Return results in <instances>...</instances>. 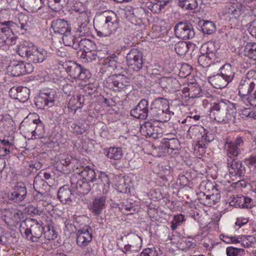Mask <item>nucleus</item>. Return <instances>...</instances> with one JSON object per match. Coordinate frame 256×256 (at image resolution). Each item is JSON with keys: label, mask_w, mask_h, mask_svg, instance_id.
Wrapping results in <instances>:
<instances>
[{"label": "nucleus", "mask_w": 256, "mask_h": 256, "mask_svg": "<svg viewBox=\"0 0 256 256\" xmlns=\"http://www.w3.org/2000/svg\"><path fill=\"white\" fill-rule=\"evenodd\" d=\"M118 20L116 14L104 13L94 19V24L98 36L100 37L117 36L119 34Z\"/></svg>", "instance_id": "nucleus-1"}, {"label": "nucleus", "mask_w": 256, "mask_h": 256, "mask_svg": "<svg viewBox=\"0 0 256 256\" xmlns=\"http://www.w3.org/2000/svg\"><path fill=\"white\" fill-rule=\"evenodd\" d=\"M51 27L54 33L62 35V40L65 46L77 49L78 38L72 32L70 24L64 19H56L52 21Z\"/></svg>", "instance_id": "nucleus-2"}, {"label": "nucleus", "mask_w": 256, "mask_h": 256, "mask_svg": "<svg viewBox=\"0 0 256 256\" xmlns=\"http://www.w3.org/2000/svg\"><path fill=\"white\" fill-rule=\"evenodd\" d=\"M62 65L72 78L86 80L90 77L88 70L84 68L74 61H66Z\"/></svg>", "instance_id": "nucleus-3"}, {"label": "nucleus", "mask_w": 256, "mask_h": 256, "mask_svg": "<svg viewBox=\"0 0 256 256\" xmlns=\"http://www.w3.org/2000/svg\"><path fill=\"white\" fill-rule=\"evenodd\" d=\"M256 84V71L250 70L242 78L238 86L239 95L244 100L254 88Z\"/></svg>", "instance_id": "nucleus-4"}, {"label": "nucleus", "mask_w": 256, "mask_h": 256, "mask_svg": "<svg viewBox=\"0 0 256 256\" xmlns=\"http://www.w3.org/2000/svg\"><path fill=\"white\" fill-rule=\"evenodd\" d=\"M106 80L108 88L115 92L125 91L130 88V79L124 74H115L110 76Z\"/></svg>", "instance_id": "nucleus-5"}, {"label": "nucleus", "mask_w": 256, "mask_h": 256, "mask_svg": "<svg viewBox=\"0 0 256 256\" xmlns=\"http://www.w3.org/2000/svg\"><path fill=\"white\" fill-rule=\"evenodd\" d=\"M24 223L27 224V228L24 229L26 238L33 242H37L43 234L44 226L33 219L27 220Z\"/></svg>", "instance_id": "nucleus-6"}, {"label": "nucleus", "mask_w": 256, "mask_h": 256, "mask_svg": "<svg viewBox=\"0 0 256 256\" xmlns=\"http://www.w3.org/2000/svg\"><path fill=\"white\" fill-rule=\"evenodd\" d=\"M33 68L32 64L29 62L13 61L10 63L7 68V71L11 76H19L32 72Z\"/></svg>", "instance_id": "nucleus-7"}, {"label": "nucleus", "mask_w": 256, "mask_h": 256, "mask_svg": "<svg viewBox=\"0 0 256 256\" xmlns=\"http://www.w3.org/2000/svg\"><path fill=\"white\" fill-rule=\"evenodd\" d=\"M174 34L180 39L184 40L192 38L195 32L192 25L187 22H180L174 28Z\"/></svg>", "instance_id": "nucleus-8"}, {"label": "nucleus", "mask_w": 256, "mask_h": 256, "mask_svg": "<svg viewBox=\"0 0 256 256\" xmlns=\"http://www.w3.org/2000/svg\"><path fill=\"white\" fill-rule=\"evenodd\" d=\"M57 98V93L56 90L51 89L46 90L42 93L36 102V106L38 108L47 110L54 105L56 99Z\"/></svg>", "instance_id": "nucleus-9"}, {"label": "nucleus", "mask_w": 256, "mask_h": 256, "mask_svg": "<svg viewBox=\"0 0 256 256\" xmlns=\"http://www.w3.org/2000/svg\"><path fill=\"white\" fill-rule=\"evenodd\" d=\"M126 62L130 68L138 71L144 64L142 53L138 49H132L126 56Z\"/></svg>", "instance_id": "nucleus-10"}, {"label": "nucleus", "mask_w": 256, "mask_h": 256, "mask_svg": "<svg viewBox=\"0 0 256 256\" xmlns=\"http://www.w3.org/2000/svg\"><path fill=\"white\" fill-rule=\"evenodd\" d=\"M70 182L72 188L74 189L79 194H87L91 190V184L78 177V174H74L72 176Z\"/></svg>", "instance_id": "nucleus-11"}, {"label": "nucleus", "mask_w": 256, "mask_h": 256, "mask_svg": "<svg viewBox=\"0 0 256 256\" xmlns=\"http://www.w3.org/2000/svg\"><path fill=\"white\" fill-rule=\"evenodd\" d=\"M140 132L142 135L146 137H151L154 139L161 138L163 130L162 128L158 126H154L150 122H145L140 126Z\"/></svg>", "instance_id": "nucleus-12"}, {"label": "nucleus", "mask_w": 256, "mask_h": 256, "mask_svg": "<svg viewBox=\"0 0 256 256\" xmlns=\"http://www.w3.org/2000/svg\"><path fill=\"white\" fill-rule=\"evenodd\" d=\"M244 142L240 136L236 137L234 141L228 142L225 144L227 148V154L229 158L236 157L244 150Z\"/></svg>", "instance_id": "nucleus-13"}, {"label": "nucleus", "mask_w": 256, "mask_h": 256, "mask_svg": "<svg viewBox=\"0 0 256 256\" xmlns=\"http://www.w3.org/2000/svg\"><path fill=\"white\" fill-rule=\"evenodd\" d=\"M92 240V229L88 226H86L76 232V244L78 246L83 248L87 246Z\"/></svg>", "instance_id": "nucleus-14"}, {"label": "nucleus", "mask_w": 256, "mask_h": 256, "mask_svg": "<svg viewBox=\"0 0 256 256\" xmlns=\"http://www.w3.org/2000/svg\"><path fill=\"white\" fill-rule=\"evenodd\" d=\"M228 168L230 174L234 176L241 177L244 176L246 172L245 167L240 160L234 159L232 160H228Z\"/></svg>", "instance_id": "nucleus-15"}, {"label": "nucleus", "mask_w": 256, "mask_h": 256, "mask_svg": "<svg viewBox=\"0 0 256 256\" xmlns=\"http://www.w3.org/2000/svg\"><path fill=\"white\" fill-rule=\"evenodd\" d=\"M230 205L236 208H251L254 204L252 199L244 196H236L231 198Z\"/></svg>", "instance_id": "nucleus-16"}, {"label": "nucleus", "mask_w": 256, "mask_h": 256, "mask_svg": "<svg viewBox=\"0 0 256 256\" xmlns=\"http://www.w3.org/2000/svg\"><path fill=\"white\" fill-rule=\"evenodd\" d=\"M41 174H38L34 178L33 186L37 194L35 196L38 199L42 200L46 194V190L48 188L47 182L41 178Z\"/></svg>", "instance_id": "nucleus-17"}, {"label": "nucleus", "mask_w": 256, "mask_h": 256, "mask_svg": "<svg viewBox=\"0 0 256 256\" xmlns=\"http://www.w3.org/2000/svg\"><path fill=\"white\" fill-rule=\"evenodd\" d=\"M106 200V196H98L93 200L90 210L94 216H98L102 214L105 208Z\"/></svg>", "instance_id": "nucleus-18"}, {"label": "nucleus", "mask_w": 256, "mask_h": 256, "mask_svg": "<svg viewBox=\"0 0 256 256\" xmlns=\"http://www.w3.org/2000/svg\"><path fill=\"white\" fill-rule=\"evenodd\" d=\"M19 24L22 30L28 31L34 26L35 21L31 14H22L18 17Z\"/></svg>", "instance_id": "nucleus-19"}, {"label": "nucleus", "mask_w": 256, "mask_h": 256, "mask_svg": "<svg viewBox=\"0 0 256 256\" xmlns=\"http://www.w3.org/2000/svg\"><path fill=\"white\" fill-rule=\"evenodd\" d=\"M151 110L156 112H170L169 110L168 101L163 98H156L152 104Z\"/></svg>", "instance_id": "nucleus-20"}, {"label": "nucleus", "mask_w": 256, "mask_h": 256, "mask_svg": "<svg viewBox=\"0 0 256 256\" xmlns=\"http://www.w3.org/2000/svg\"><path fill=\"white\" fill-rule=\"evenodd\" d=\"M48 56V54L46 50L43 48L38 49L34 47L28 60L34 64L40 63L44 62Z\"/></svg>", "instance_id": "nucleus-21"}, {"label": "nucleus", "mask_w": 256, "mask_h": 256, "mask_svg": "<svg viewBox=\"0 0 256 256\" xmlns=\"http://www.w3.org/2000/svg\"><path fill=\"white\" fill-rule=\"evenodd\" d=\"M25 9L31 12H36L44 6L43 0H21Z\"/></svg>", "instance_id": "nucleus-22"}, {"label": "nucleus", "mask_w": 256, "mask_h": 256, "mask_svg": "<svg viewBox=\"0 0 256 256\" xmlns=\"http://www.w3.org/2000/svg\"><path fill=\"white\" fill-rule=\"evenodd\" d=\"M58 198L62 202L66 204L72 201L74 194L68 186H64L59 188Z\"/></svg>", "instance_id": "nucleus-23"}, {"label": "nucleus", "mask_w": 256, "mask_h": 256, "mask_svg": "<svg viewBox=\"0 0 256 256\" xmlns=\"http://www.w3.org/2000/svg\"><path fill=\"white\" fill-rule=\"evenodd\" d=\"M80 48V51L78 52V54L80 52L84 54L88 51H94L96 49V45L94 42L88 39L83 38L78 42L77 49Z\"/></svg>", "instance_id": "nucleus-24"}, {"label": "nucleus", "mask_w": 256, "mask_h": 256, "mask_svg": "<svg viewBox=\"0 0 256 256\" xmlns=\"http://www.w3.org/2000/svg\"><path fill=\"white\" fill-rule=\"evenodd\" d=\"M79 171L80 172L78 174V176L88 181L90 184L96 180V174L94 170L89 166L82 167V170Z\"/></svg>", "instance_id": "nucleus-25"}, {"label": "nucleus", "mask_w": 256, "mask_h": 256, "mask_svg": "<svg viewBox=\"0 0 256 256\" xmlns=\"http://www.w3.org/2000/svg\"><path fill=\"white\" fill-rule=\"evenodd\" d=\"M34 48V46L31 44L24 42L18 47L17 52L20 56L28 58V60Z\"/></svg>", "instance_id": "nucleus-26"}, {"label": "nucleus", "mask_w": 256, "mask_h": 256, "mask_svg": "<svg viewBox=\"0 0 256 256\" xmlns=\"http://www.w3.org/2000/svg\"><path fill=\"white\" fill-rule=\"evenodd\" d=\"M178 81L172 78L163 77L159 80L158 84L166 92H170L174 88Z\"/></svg>", "instance_id": "nucleus-27"}, {"label": "nucleus", "mask_w": 256, "mask_h": 256, "mask_svg": "<svg viewBox=\"0 0 256 256\" xmlns=\"http://www.w3.org/2000/svg\"><path fill=\"white\" fill-rule=\"evenodd\" d=\"M210 82L216 88H222L225 87L228 82L220 74H218L208 78Z\"/></svg>", "instance_id": "nucleus-28"}, {"label": "nucleus", "mask_w": 256, "mask_h": 256, "mask_svg": "<svg viewBox=\"0 0 256 256\" xmlns=\"http://www.w3.org/2000/svg\"><path fill=\"white\" fill-rule=\"evenodd\" d=\"M165 144L169 150V154L178 153L180 148V142L176 138H164Z\"/></svg>", "instance_id": "nucleus-29"}, {"label": "nucleus", "mask_w": 256, "mask_h": 256, "mask_svg": "<svg viewBox=\"0 0 256 256\" xmlns=\"http://www.w3.org/2000/svg\"><path fill=\"white\" fill-rule=\"evenodd\" d=\"M200 52L202 54H206L212 58L216 56L217 48L213 42H208L204 44L200 48Z\"/></svg>", "instance_id": "nucleus-30"}, {"label": "nucleus", "mask_w": 256, "mask_h": 256, "mask_svg": "<svg viewBox=\"0 0 256 256\" xmlns=\"http://www.w3.org/2000/svg\"><path fill=\"white\" fill-rule=\"evenodd\" d=\"M104 154L108 158L115 160H120L123 156L122 150L120 148L110 147L105 149Z\"/></svg>", "instance_id": "nucleus-31"}, {"label": "nucleus", "mask_w": 256, "mask_h": 256, "mask_svg": "<svg viewBox=\"0 0 256 256\" xmlns=\"http://www.w3.org/2000/svg\"><path fill=\"white\" fill-rule=\"evenodd\" d=\"M73 30L80 36H88L91 34L90 25L86 20L80 24H78V28L75 27Z\"/></svg>", "instance_id": "nucleus-32"}, {"label": "nucleus", "mask_w": 256, "mask_h": 256, "mask_svg": "<svg viewBox=\"0 0 256 256\" xmlns=\"http://www.w3.org/2000/svg\"><path fill=\"white\" fill-rule=\"evenodd\" d=\"M220 74L228 83L232 82L234 76V72L230 64H224L222 68V71Z\"/></svg>", "instance_id": "nucleus-33"}, {"label": "nucleus", "mask_w": 256, "mask_h": 256, "mask_svg": "<svg viewBox=\"0 0 256 256\" xmlns=\"http://www.w3.org/2000/svg\"><path fill=\"white\" fill-rule=\"evenodd\" d=\"M177 4L186 10H195L198 6L196 0H176Z\"/></svg>", "instance_id": "nucleus-34"}, {"label": "nucleus", "mask_w": 256, "mask_h": 256, "mask_svg": "<svg viewBox=\"0 0 256 256\" xmlns=\"http://www.w3.org/2000/svg\"><path fill=\"white\" fill-rule=\"evenodd\" d=\"M68 0H50L48 2L49 8L54 12H59L66 6Z\"/></svg>", "instance_id": "nucleus-35"}, {"label": "nucleus", "mask_w": 256, "mask_h": 256, "mask_svg": "<svg viewBox=\"0 0 256 256\" xmlns=\"http://www.w3.org/2000/svg\"><path fill=\"white\" fill-rule=\"evenodd\" d=\"M244 55L250 59L256 60V44L248 43L244 46Z\"/></svg>", "instance_id": "nucleus-36"}, {"label": "nucleus", "mask_w": 256, "mask_h": 256, "mask_svg": "<svg viewBox=\"0 0 256 256\" xmlns=\"http://www.w3.org/2000/svg\"><path fill=\"white\" fill-rule=\"evenodd\" d=\"M153 148L152 152L156 156H161L166 154H169V150L165 144V142L164 140L161 142L160 145L158 146H152Z\"/></svg>", "instance_id": "nucleus-37"}, {"label": "nucleus", "mask_w": 256, "mask_h": 256, "mask_svg": "<svg viewBox=\"0 0 256 256\" xmlns=\"http://www.w3.org/2000/svg\"><path fill=\"white\" fill-rule=\"evenodd\" d=\"M202 22L203 24L201 26V28L204 34L210 35L216 32V27L213 22L204 20H202Z\"/></svg>", "instance_id": "nucleus-38"}, {"label": "nucleus", "mask_w": 256, "mask_h": 256, "mask_svg": "<svg viewBox=\"0 0 256 256\" xmlns=\"http://www.w3.org/2000/svg\"><path fill=\"white\" fill-rule=\"evenodd\" d=\"M18 92L16 96V98L20 101L24 102L29 98L30 90L26 87L19 86L18 89Z\"/></svg>", "instance_id": "nucleus-39"}, {"label": "nucleus", "mask_w": 256, "mask_h": 256, "mask_svg": "<svg viewBox=\"0 0 256 256\" xmlns=\"http://www.w3.org/2000/svg\"><path fill=\"white\" fill-rule=\"evenodd\" d=\"M174 49L178 55L184 56L188 52L189 47L186 42L180 41L176 44Z\"/></svg>", "instance_id": "nucleus-40"}, {"label": "nucleus", "mask_w": 256, "mask_h": 256, "mask_svg": "<svg viewBox=\"0 0 256 256\" xmlns=\"http://www.w3.org/2000/svg\"><path fill=\"white\" fill-rule=\"evenodd\" d=\"M43 234L44 238L49 240H53L57 236V233L54 227L50 228L49 226H44Z\"/></svg>", "instance_id": "nucleus-41"}, {"label": "nucleus", "mask_w": 256, "mask_h": 256, "mask_svg": "<svg viewBox=\"0 0 256 256\" xmlns=\"http://www.w3.org/2000/svg\"><path fill=\"white\" fill-rule=\"evenodd\" d=\"M118 58L115 54L110 56H108L105 57L103 60L101 62L103 64L107 65L109 67L112 68H116V63Z\"/></svg>", "instance_id": "nucleus-42"}, {"label": "nucleus", "mask_w": 256, "mask_h": 256, "mask_svg": "<svg viewBox=\"0 0 256 256\" xmlns=\"http://www.w3.org/2000/svg\"><path fill=\"white\" fill-rule=\"evenodd\" d=\"M188 90L189 96L191 95L192 98H197L201 96L202 89L197 84L190 85Z\"/></svg>", "instance_id": "nucleus-43"}, {"label": "nucleus", "mask_w": 256, "mask_h": 256, "mask_svg": "<svg viewBox=\"0 0 256 256\" xmlns=\"http://www.w3.org/2000/svg\"><path fill=\"white\" fill-rule=\"evenodd\" d=\"M212 194H210L209 200L208 202H204V204L206 206H211L212 205L214 204L220 198V193L218 192L216 188H212Z\"/></svg>", "instance_id": "nucleus-44"}, {"label": "nucleus", "mask_w": 256, "mask_h": 256, "mask_svg": "<svg viewBox=\"0 0 256 256\" xmlns=\"http://www.w3.org/2000/svg\"><path fill=\"white\" fill-rule=\"evenodd\" d=\"M80 100V98L70 99L68 106V110L74 112H76L77 110L80 111L82 105L81 102L79 101Z\"/></svg>", "instance_id": "nucleus-45"}, {"label": "nucleus", "mask_w": 256, "mask_h": 256, "mask_svg": "<svg viewBox=\"0 0 256 256\" xmlns=\"http://www.w3.org/2000/svg\"><path fill=\"white\" fill-rule=\"evenodd\" d=\"M226 254L227 256H243L244 251L242 248L229 246L226 249Z\"/></svg>", "instance_id": "nucleus-46"}, {"label": "nucleus", "mask_w": 256, "mask_h": 256, "mask_svg": "<svg viewBox=\"0 0 256 256\" xmlns=\"http://www.w3.org/2000/svg\"><path fill=\"white\" fill-rule=\"evenodd\" d=\"M213 58L210 56H207L206 54H202L199 56L198 62L200 65L202 67H207L210 65L212 62L211 60Z\"/></svg>", "instance_id": "nucleus-47"}, {"label": "nucleus", "mask_w": 256, "mask_h": 256, "mask_svg": "<svg viewBox=\"0 0 256 256\" xmlns=\"http://www.w3.org/2000/svg\"><path fill=\"white\" fill-rule=\"evenodd\" d=\"M184 220V216L182 214H178L174 216V220L171 222V228L174 230L180 226Z\"/></svg>", "instance_id": "nucleus-48"}, {"label": "nucleus", "mask_w": 256, "mask_h": 256, "mask_svg": "<svg viewBox=\"0 0 256 256\" xmlns=\"http://www.w3.org/2000/svg\"><path fill=\"white\" fill-rule=\"evenodd\" d=\"M12 191H16V192L20 194L22 196H26V188L24 184L22 182H18L14 186Z\"/></svg>", "instance_id": "nucleus-49"}, {"label": "nucleus", "mask_w": 256, "mask_h": 256, "mask_svg": "<svg viewBox=\"0 0 256 256\" xmlns=\"http://www.w3.org/2000/svg\"><path fill=\"white\" fill-rule=\"evenodd\" d=\"M26 196H22L20 194L16 192V191H12L8 193V198L14 202H19L23 200Z\"/></svg>", "instance_id": "nucleus-50"}, {"label": "nucleus", "mask_w": 256, "mask_h": 256, "mask_svg": "<svg viewBox=\"0 0 256 256\" xmlns=\"http://www.w3.org/2000/svg\"><path fill=\"white\" fill-rule=\"evenodd\" d=\"M10 26H6L0 29V42H4V38L8 35L13 34L12 28Z\"/></svg>", "instance_id": "nucleus-51"}, {"label": "nucleus", "mask_w": 256, "mask_h": 256, "mask_svg": "<svg viewBox=\"0 0 256 256\" xmlns=\"http://www.w3.org/2000/svg\"><path fill=\"white\" fill-rule=\"evenodd\" d=\"M148 102L145 99H142L137 104L136 108L134 110L142 111V112H148Z\"/></svg>", "instance_id": "nucleus-52"}, {"label": "nucleus", "mask_w": 256, "mask_h": 256, "mask_svg": "<svg viewBox=\"0 0 256 256\" xmlns=\"http://www.w3.org/2000/svg\"><path fill=\"white\" fill-rule=\"evenodd\" d=\"M240 238H242V244L245 248L250 247L254 241V238L252 236H244Z\"/></svg>", "instance_id": "nucleus-53"}, {"label": "nucleus", "mask_w": 256, "mask_h": 256, "mask_svg": "<svg viewBox=\"0 0 256 256\" xmlns=\"http://www.w3.org/2000/svg\"><path fill=\"white\" fill-rule=\"evenodd\" d=\"M220 238L224 242L227 244L239 243L240 242L238 238L235 236H228L224 234H220Z\"/></svg>", "instance_id": "nucleus-54"}, {"label": "nucleus", "mask_w": 256, "mask_h": 256, "mask_svg": "<svg viewBox=\"0 0 256 256\" xmlns=\"http://www.w3.org/2000/svg\"><path fill=\"white\" fill-rule=\"evenodd\" d=\"M149 9L154 13L158 14L160 12L162 8H164L160 6V4L156 1V2H150L148 5Z\"/></svg>", "instance_id": "nucleus-55"}, {"label": "nucleus", "mask_w": 256, "mask_h": 256, "mask_svg": "<svg viewBox=\"0 0 256 256\" xmlns=\"http://www.w3.org/2000/svg\"><path fill=\"white\" fill-rule=\"evenodd\" d=\"M4 40V42H1L2 45H13L16 42L17 36H16L13 33V34L8 35V36H6V37Z\"/></svg>", "instance_id": "nucleus-56"}, {"label": "nucleus", "mask_w": 256, "mask_h": 256, "mask_svg": "<svg viewBox=\"0 0 256 256\" xmlns=\"http://www.w3.org/2000/svg\"><path fill=\"white\" fill-rule=\"evenodd\" d=\"M170 113H160V114H158L154 120L162 123L167 122L170 118Z\"/></svg>", "instance_id": "nucleus-57"}, {"label": "nucleus", "mask_w": 256, "mask_h": 256, "mask_svg": "<svg viewBox=\"0 0 256 256\" xmlns=\"http://www.w3.org/2000/svg\"><path fill=\"white\" fill-rule=\"evenodd\" d=\"M80 57L82 58H86L88 60L90 59L91 61L96 60L97 58V52L96 50L94 51H88L84 54H81Z\"/></svg>", "instance_id": "nucleus-58"}, {"label": "nucleus", "mask_w": 256, "mask_h": 256, "mask_svg": "<svg viewBox=\"0 0 256 256\" xmlns=\"http://www.w3.org/2000/svg\"><path fill=\"white\" fill-rule=\"evenodd\" d=\"M206 144L204 143L200 142H198L194 147V152L196 154H198L199 152V155L202 156L206 152Z\"/></svg>", "instance_id": "nucleus-59"}, {"label": "nucleus", "mask_w": 256, "mask_h": 256, "mask_svg": "<svg viewBox=\"0 0 256 256\" xmlns=\"http://www.w3.org/2000/svg\"><path fill=\"white\" fill-rule=\"evenodd\" d=\"M69 129L74 134H81L85 132V130L76 124L72 123L69 126Z\"/></svg>", "instance_id": "nucleus-60"}, {"label": "nucleus", "mask_w": 256, "mask_h": 256, "mask_svg": "<svg viewBox=\"0 0 256 256\" xmlns=\"http://www.w3.org/2000/svg\"><path fill=\"white\" fill-rule=\"evenodd\" d=\"M140 256H158V253L154 248L144 249Z\"/></svg>", "instance_id": "nucleus-61"}, {"label": "nucleus", "mask_w": 256, "mask_h": 256, "mask_svg": "<svg viewBox=\"0 0 256 256\" xmlns=\"http://www.w3.org/2000/svg\"><path fill=\"white\" fill-rule=\"evenodd\" d=\"M244 162L248 166H254V168L256 166V154L250 156L248 158L245 159Z\"/></svg>", "instance_id": "nucleus-62"}, {"label": "nucleus", "mask_w": 256, "mask_h": 256, "mask_svg": "<svg viewBox=\"0 0 256 256\" xmlns=\"http://www.w3.org/2000/svg\"><path fill=\"white\" fill-rule=\"evenodd\" d=\"M244 99L247 100L248 102L252 106L256 102V90L253 94L248 95Z\"/></svg>", "instance_id": "nucleus-63"}, {"label": "nucleus", "mask_w": 256, "mask_h": 256, "mask_svg": "<svg viewBox=\"0 0 256 256\" xmlns=\"http://www.w3.org/2000/svg\"><path fill=\"white\" fill-rule=\"evenodd\" d=\"M99 179L104 186L109 185L110 180L108 176L103 172H101L99 176Z\"/></svg>", "instance_id": "nucleus-64"}]
</instances>
